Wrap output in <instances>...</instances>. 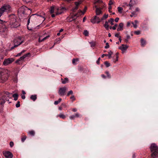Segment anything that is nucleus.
Instances as JSON below:
<instances>
[{"label": "nucleus", "instance_id": "393cba45", "mask_svg": "<svg viewBox=\"0 0 158 158\" xmlns=\"http://www.w3.org/2000/svg\"><path fill=\"white\" fill-rule=\"evenodd\" d=\"M27 138V136L25 135H23L21 136V141L22 142H23Z\"/></svg>", "mask_w": 158, "mask_h": 158}, {"label": "nucleus", "instance_id": "9d476101", "mask_svg": "<svg viewBox=\"0 0 158 158\" xmlns=\"http://www.w3.org/2000/svg\"><path fill=\"white\" fill-rule=\"evenodd\" d=\"M3 154L6 158H12L13 157L12 153L9 151L3 152Z\"/></svg>", "mask_w": 158, "mask_h": 158}, {"label": "nucleus", "instance_id": "58836bf2", "mask_svg": "<svg viewBox=\"0 0 158 158\" xmlns=\"http://www.w3.org/2000/svg\"><path fill=\"white\" fill-rule=\"evenodd\" d=\"M20 106V102L18 101L17 104L16 105V107L17 108H18Z\"/></svg>", "mask_w": 158, "mask_h": 158}, {"label": "nucleus", "instance_id": "0e129e2a", "mask_svg": "<svg viewBox=\"0 0 158 158\" xmlns=\"http://www.w3.org/2000/svg\"><path fill=\"white\" fill-rule=\"evenodd\" d=\"M139 11V9L138 7H136L135 9V12H138Z\"/></svg>", "mask_w": 158, "mask_h": 158}, {"label": "nucleus", "instance_id": "a878e982", "mask_svg": "<svg viewBox=\"0 0 158 158\" xmlns=\"http://www.w3.org/2000/svg\"><path fill=\"white\" fill-rule=\"evenodd\" d=\"M55 9H56L58 11L59 10H63L65 9V7H56Z\"/></svg>", "mask_w": 158, "mask_h": 158}, {"label": "nucleus", "instance_id": "c756f323", "mask_svg": "<svg viewBox=\"0 0 158 158\" xmlns=\"http://www.w3.org/2000/svg\"><path fill=\"white\" fill-rule=\"evenodd\" d=\"M26 51L25 50H23L21 52L18 53L16 56H20L22 54Z\"/></svg>", "mask_w": 158, "mask_h": 158}, {"label": "nucleus", "instance_id": "473e14b6", "mask_svg": "<svg viewBox=\"0 0 158 158\" xmlns=\"http://www.w3.org/2000/svg\"><path fill=\"white\" fill-rule=\"evenodd\" d=\"M54 6H52L51 7V9L50 10V12L52 14L54 13Z\"/></svg>", "mask_w": 158, "mask_h": 158}, {"label": "nucleus", "instance_id": "1a4fd4ad", "mask_svg": "<svg viewBox=\"0 0 158 158\" xmlns=\"http://www.w3.org/2000/svg\"><path fill=\"white\" fill-rule=\"evenodd\" d=\"M14 61V59L13 58H8L5 59L3 62V64L4 65H7L11 63Z\"/></svg>", "mask_w": 158, "mask_h": 158}, {"label": "nucleus", "instance_id": "a18cd8bd", "mask_svg": "<svg viewBox=\"0 0 158 158\" xmlns=\"http://www.w3.org/2000/svg\"><path fill=\"white\" fill-rule=\"evenodd\" d=\"M135 11H133L132 12H131V14L130 15V16L131 17H132L133 16H134L135 14Z\"/></svg>", "mask_w": 158, "mask_h": 158}, {"label": "nucleus", "instance_id": "79ce46f5", "mask_svg": "<svg viewBox=\"0 0 158 158\" xmlns=\"http://www.w3.org/2000/svg\"><path fill=\"white\" fill-rule=\"evenodd\" d=\"M113 0H110L109 1L108 5L109 6H111L112 5L113 3Z\"/></svg>", "mask_w": 158, "mask_h": 158}, {"label": "nucleus", "instance_id": "39448f33", "mask_svg": "<svg viewBox=\"0 0 158 158\" xmlns=\"http://www.w3.org/2000/svg\"><path fill=\"white\" fill-rule=\"evenodd\" d=\"M24 41V38L20 36H19L18 38H15L13 41L14 45V46L12 47L10 49L12 50L14 49V48L17 47L19 45L23 43Z\"/></svg>", "mask_w": 158, "mask_h": 158}, {"label": "nucleus", "instance_id": "9b49d317", "mask_svg": "<svg viewBox=\"0 0 158 158\" xmlns=\"http://www.w3.org/2000/svg\"><path fill=\"white\" fill-rule=\"evenodd\" d=\"M27 10H30V9L27 7L24 6H21L19 9V11L23 14H25L26 11Z\"/></svg>", "mask_w": 158, "mask_h": 158}, {"label": "nucleus", "instance_id": "a19ab883", "mask_svg": "<svg viewBox=\"0 0 158 158\" xmlns=\"http://www.w3.org/2000/svg\"><path fill=\"white\" fill-rule=\"evenodd\" d=\"M78 60L77 59H73L72 60V63L73 64H76L75 62L78 61Z\"/></svg>", "mask_w": 158, "mask_h": 158}, {"label": "nucleus", "instance_id": "bf43d9fd", "mask_svg": "<svg viewBox=\"0 0 158 158\" xmlns=\"http://www.w3.org/2000/svg\"><path fill=\"white\" fill-rule=\"evenodd\" d=\"M101 77H102V78L104 79H105L106 78V76L104 75V74H102L101 75Z\"/></svg>", "mask_w": 158, "mask_h": 158}, {"label": "nucleus", "instance_id": "052dcab7", "mask_svg": "<svg viewBox=\"0 0 158 158\" xmlns=\"http://www.w3.org/2000/svg\"><path fill=\"white\" fill-rule=\"evenodd\" d=\"M119 33H117V34H116L115 35V37H119Z\"/></svg>", "mask_w": 158, "mask_h": 158}, {"label": "nucleus", "instance_id": "f03ea898", "mask_svg": "<svg viewBox=\"0 0 158 158\" xmlns=\"http://www.w3.org/2000/svg\"><path fill=\"white\" fill-rule=\"evenodd\" d=\"M9 23L11 27H17L20 26L19 22L16 20L14 15H10L9 17Z\"/></svg>", "mask_w": 158, "mask_h": 158}, {"label": "nucleus", "instance_id": "aec40b11", "mask_svg": "<svg viewBox=\"0 0 158 158\" xmlns=\"http://www.w3.org/2000/svg\"><path fill=\"white\" fill-rule=\"evenodd\" d=\"M30 98L33 101H35L37 98V95H32L30 97Z\"/></svg>", "mask_w": 158, "mask_h": 158}, {"label": "nucleus", "instance_id": "7ed1b4c3", "mask_svg": "<svg viewBox=\"0 0 158 158\" xmlns=\"http://www.w3.org/2000/svg\"><path fill=\"white\" fill-rule=\"evenodd\" d=\"M8 76L6 70L0 68V83H3L7 79Z\"/></svg>", "mask_w": 158, "mask_h": 158}, {"label": "nucleus", "instance_id": "de8ad7c7", "mask_svg": "<svg viewBox=\"0 0 158 158\" xmlns=\"http://www.w3.org/2000/svg\"><path fill=\"white\" fill-rule=\"evenodd\" d=\"M134 33L137 35H138L140 34V31H135Z\"/></svg>", "mask_w": 158, "mask_h": 158}, {"label": "nucleus", "instance_id": "f3484780", "mask_svg": "<svg viewBox=\"0 0 158 158\" xmlns=\"http://www.w3.org/2000/svg\"><path fill=\"white\" fill-rule=\"evenodd\" d=\"M79 16V15H78V13L74 14L73 15H72L71 16V18L72 19V20H71V19L70 18V22L72 20H75L76 18Z\"/></svg>", "mask_w": 158, "mask_h": 158}, {"label": "nucleus", "instance_id": "ea45409f", "mask_svg": "<svg viewBox=\"0 0 158 158\" xmlns=\"http://www.w3.org/2000/svg\"><path fill=\"white\" fill-rule=\"evenodd\" d=\"M106 46L105 47V48L107 49L110 47V46L108 43H106Z\"/></svg>", "mask_w": 158, "mask_h": 158}, {"label": "nucleus", "instance_id": "09e8293b", "mask_svg": "<svg viewBox=\"0 0 158 158\" xmlns=\"http://www.w3.org/2000/svg\"><path fill=\"white\" fill-rule=\"evenodd\" d=\"M90 44H91V47H94L95 45V43L93 42H91L90 43Z\"/></svg>", "mask_w": 158, "mask_h": 158}, {"label": "nucleus", "instance_id": "f257e3e1", "mask_svg": "<svg viewBox=\"0 0 158 158\" xmlns=\"http://www.w3.org/2000/svg\"><path fill=\"white\" fill-rule=\"evenodd\" d=\"M151 154V156L152 158H156L158 157V147L155 143L151 144L150 147Z\"/></svg>", "mask_w": 158, "mask_h": 158}, {"label": "nucleus", "instance_id": "864d4df0", "mask_svg": "<svg viewBox=\"0 0 158 158\" xmlns=\"http://www.w3.org/2000/svg\"><path fill=\"white\" fill-rule=\"evenodd\" d=\"M76 116H75V115H73L71 116L70 118L71 119H73Z\"/></svg>", "mask_w": 158, "mask_h": 158}, {"label": "nucleus", "instance_id": "3c124183", "mask_svg": "<svg viewBox=\"0 0 158 158\" xmlns=\"http://www.w3.org/2000/svg\"><path fill=\"white\" fill-rule=\"evenodd\" d=\"M14 144V143L13 142L11 141L10 142V145L11 147H12L13 146Z\"/></svg>", "mask_w": 158, "mask_h": 158}, {"label": "nucleus", "instance_id": "49530a36", "mask_svg": "<svg viewBox=\"0 0 158 158\" xmlns=\"http://www.w3.org/2000/svg\"><path fill=\"white\" fill-rule=\"evenodd\" d=\"M132 24L133 25V26L134 28H137V25L136 24L134 23V22H132Z\"/></svg>", "mask_w": 158, "mask_h": 158}, {"label": "nucleus", "instance_id": "20e7f679", "mask_svg": "<svg viewBox=\"0 0 158 158\" xmlns=\"http://www.w3.org/2000/svg\"><path fill=\"white\" fill-rule=\"evenodd\" d=\"M9 97V93L6 92L2 95L1 97H0V112H1L3 110V105L5 102V100H7V98Z\"/></svg>", "mask_w": 158, "mask_h": 158}, {"label": "nucleus", "instance_id": "4c0bfd02", "mask_svg": "<svg viewBox=\"0 0 158 158\" xmlns=\"http://www.w3.org/2000/svg\"><path fill=\"white\" fill-rule=\"evenodd\" d=\"M70 98L71 99L72 102L75 100V98L73 95H72Z\"/></svg>", "mask_w": 158, "mask_h": 158}, {"label": "nucleus", "instance_id": "4468645a", "mask_svg": "<svg viewBox=\"0 0 158 158\" xmlns=\"http://www.w3.org/2000/svg\"><path fill=\"white\" fill-rule=\"evenodd\" d=\"M128 46L126 45L122 44L121 46L119 47V49H121L123 52L127 50L128 48Z\"/></svg>", "mask_w": 158, "mask_h": 158}, {"label": "nucleus", "instance_id": "a211bd4d", "mask_svg": "<svg viewBox=\"0 0 158 158\" xmlns=\"http://www.w3.org/2000/svg\"><path fill=\"white\" fill-rule=\"evenodd\" d=\"M62 81V83L63 84H65L67 82H68L69 81L68 78H65L64 80H63L62 78H61Z\"/></svg>", "mask_w": 158, "mask_h": 158}, {"label": "nucleus", "instance_id": "338daca9", "mask_svg": "<svg viewBox=\"0 0 158 158\" xmlns=\"http://www.w3.org/2000/svg\"><path fill=\"white\" fill-rule=\"evenodd\" d=\"M72 110L74 112H75L77 111V110L76 108H73L72 109Z\"/></svg>", "mask_w": 158, "mask_h": 158}, {"label": "nucleus", "instance_id": "ddd939ff", "mask_svg": "<svg viewBox=\"0 0 158 158\" xmlns=\"http://www.w3.org/2000/svg\"><path fill=\"white\" fill-rule=\"evenodd\" d=\"M102 8H96V9L95 12L96 15L98 16L101 14H102Z\"/></svg>", "mask_w": 158, "mask_h": 158}, {"label": "nucleus", "instance_id": "f8f14e48", "mask_svg": "<svg viewBox=\"0 0 158 158\" xmlns=\"http://www.w3.org/2000/svg\"><path fill=\"white\" fill-rule=\"evenodd\" d=\"M81 1L78 2H75V6L72 8V11L73 12L75 11L78 9L79 5L81 4Z\"/></svg>", "mask_w": 158, "mask_h": 158}, {"label": "nucleus", "instance_id": "774afa93", "mask_svg": "<svg viewBox=\"0 0 158 158\" xmlns=\"http://www.w3.org/2000/svg\"><path fill=\"white\" fill-rule=\"evenodd\" d=\"M61 100H62V99L61 98H59L57 101H58V102L59 103L60 102H61Z\"/></svg>", "mask_w": 158, "mask_h": 158}, {"label": "nucleus", "instance_id": "e433bc0d", "mask_svg": "<svg viewBox=\"0 0 158 158\" xmlns=\"http://www.w3.org/2000/svg\"><path fill=\"white\" fill-rule=\"evenodd\" d=\"M104 64L106 67H108L110 66V64L108 63L107 61L105 62Z\"/></svg>", "mask_w": 158, "mask_h": 158}, {"label": "nucleus", "instance_id": "37998d69", "mask_svg": "<svg viewBox=\"0 0 158 158\" xmlns=\"http://www.w3.org/2000/svg\"><path fill=\"white\" fill-rule=\"evenodd\" d=\"M95 1L94 2V4H96L97 3H100L102 2L101 0H95Z\"/></svg>", "mask_w": 158, "mask_h": 158}, {"label": "nucleus", "instance_id": "4d7b16f0", "mask_svg": "<svg viewBox=\"0 0 158 158\" xmlns=\"http://www.w3.org/2000/svg\"><path fill=\"white\" fill-rule=\"evenodd\" d=\"M75 116H76V117H80V115L79 114L77 113L75 114Z\"/></svg>", "mask_w": 158, "mask_h": 158}, {"label": "nucleus", "instance_id": "e2e57ef3", "mask_svg": "<svg viewBox=\"0 0 158 158\" xmlns=\"http://www.w3.org/2000/svg\"><path fill=\"white\" fill-rule=\"evenodd\" d=\"M118 55H117V56H116V60L115 61V62L116 61H118Z\"/></svg>", "mask_w": 158, "mask_h": 158}, {"label": "nucleus", "instance_id": "6ab92c4d", "mask_svg": "<svg viewBox=\"0 0 158 158\" xmlns=\"http://www.w3.org/2000/svg\"><path fill=\"white\" fill-rule=\"evenodd\" d=\"M108 23H109L108 21H106L105 24H104V26L107 30H108L109 29V25H108Z\"/></svg>", "mask_w": 158, "mask_h": 158}, {"label": "nucleus", "instance_id": "c85d7f7f", "mask_svg": "<svg viewBox=\"0 0 158 158\" xmlns=\"http://www.w3.org/2000/svg\"><path fill=\"white\" fill-rule=\"evenodd\" d=\"M108 22L110 23V24L113 25L114 24L113 22L114 21V19L113 18H111L110 19L108 20Z\"/></svg>", "mask_w": 158, "mask_h": 158}, {"label": "nucleus", "instance_id": "4be33fe9", "mask_svg": "<svg viewBox=\"0 0 158 158\" xmlns=\"http://www.w3.org/2000/svg\"><path fill=\"white\" fill-rule=\"evenodd\" d=\"M113 54L111 50H109L108 52V54H106V56H108L109 57V59L110 58H111V55Z\"/></svg>", "mask_w": 158, "mask_h": 158}, {"label": "nucleus", "instance_id": "2eb2a0df", "mask_svg": "<svg viewBox=\"0 0 158 158\" xmlns=\"http://www.w3.org/2000/svg\"><path fill=\"white\" fill-rule=\"evenodd\" d=\"M31 56L30 53H28L24 54L23 56L21 57L19 59L20 60H23L24 59L27 57H30Z\"/></svg>", "mask_w": 158, "mask_h": 158}, {"label": "nucleus", "instance_id": "2f4dec72", "mask_svg": "<svg viewBox=\"0 0 158 158\" xmlns=\"http://www.w3.org/2000/svg\"><path fill=\"white\" fill-rule=\"evenodd\" d=\"M63 38V36L61 37V38H59L58 39H56L55 40V42L54 43V45H55L56 44H57L58 41H60L61 39H62Z\"/></svg>", "mask_w": 158, "mask_h": 158}, {"label": "nucleus", "instance_id": "dca6fc26", "mask_svg": "<svg viewBox=\"0 0 158 158\" xmlns=\"http://www.w3.org/2000/svg\"><path fill=\"white\" fill-rule=\"evenodd\" d=\"M123 24L122 23H120L119 24L118 28L117 29L118 31H122L123 30Z\"/></svg>", "mask_w": 158, "mask_h": 158}, {"label": "nucleus", "instance_id": "412c9836", "mask_svg": "<svg viewBox=\"0 0 158 158\" xmlns=\"http://www.w3.org/2000/svg\"><path fill=\"white\" fill-rule=\"evenodd\" d=\"M141 45L142 46H144L146 44V41L143 39H141Z\"/></svg>", "mask_w": 158, "mask_h": 158}, {"label": "nucleus", "instance_id": "6e6d98bb", "mask_svg": "<svg viewBox=\"0 0 158 158\" xmlns=\"http://www.w3.org/2000/svg\"><path fill=\"white\" fill-rule=\"evenodd\" d=\"M59 103L57 101H55L54 102V104L55 105H57Z\"/></svg>", "mask_w": 158, "mask_h": 158}, {"label": "nucleus", "instance_id": "f704fd0d", "mask_svg": "<svg viewBox=\"0 0 158 158\" xmlns=\"http://www.w3.org/2000/svg\"><path fill=\"white\" fill-rule=\"evenodd\" d=\"M84 34L85 36H87L88 35L89 32L87 30H85L84 31Z\"/></svg>", "mask_w": 158, "mask_h": 158}, {"label": "nucleus", "instance_id": "603ef678", "mask_svg": "<svg viewBox=\"0 0 158 158\" xmlns=\"http://www.w3.org/2000/svg\"><path fill=\"white\" fill-rule=\"evenodd\" d=\"M100 59H101V58H100V57L98 59V60L96 61V63H97V64H99V61H100Z\"/></svg>", "mask_w": 158, "mask_h": 158}, {"label": "nucleus", "instance_id": "c9c22d12", "mask_svg": "<svg viewBox=\"0 0 158 158\" xmlns=\"http://www.w3.org/2000/svg\"><path fill=\"white\" fill-rule=\"evenodd\" d=\"M108 17V15H105L102 17L101 18V20H102L104 19H106Z\"/></svg>", "mask_w": 158, "mask_h": 158}, {"label": "nucleus", "instance_id": "b1692460", "mask_svg": "<svg viewBox=\"0 0 158 158\" xmlns=\"http://www.w3.org/2000/svg\"><path fill=\"white\" fill-rule=\"evenodd\" d=\"M18 95L17 94H13V97L14 98V100L15 101H16L18 99Z\"/></svg>", "mask_w": 158, "mask_h": 158}, {"label": "nucleus", "instance_id": "5fc2aeb1", "mask_svg": "<svg viewBox=\"0 0 158 158\" xmlns=\"http://www.w3.org/2000/svg\"><path fill=\"white\" fill-rule=\"evenodd\" d=\"M119 19V18H116L114 20L116 22H118V21Z\"/></svg>", "mask_w": 158, "mask_h": 158}, {"label": "nucleus", "instance_id": "cd10ccee", "mask_svg": "<svg viewBox=\"0 0 158 158\" xmlns=\"http://www.w3.org/2000/svg\"><path fill=\"white\" fill-rule=\"evenodd\" d=\"M105 73L107 75V76L109 78H111V76L110 74L109 73L108 71H106L105 72Z\"/></svg>", "mask_w": 158, "mask_h": 158}, {"label": "nucleus", "instance_id": "bb28decb", "mask_svg": "<svg viewBox=\"0 0 158 158\" xmlns=\"http://www.w3.org/2000/svg\"><path fill=\"white\" fill-rule=\"evenodd\" d=\"M130 39V36L129 35H127V39H125V41L126 43H127L128 42V40Z\"/></svg>", "mask_w": 158, "mask_h": 158}, {"label": "nucleus", "instance_id": "0eeeda50", "mask_svg": "<svg viewBox=\"0 0 158 158\" xmlns=\"http://www.w3.org/2000/svg\"><path fill=\"white\" fill-rule=\"evenodd\" d=\"M101 19L97 15L94 16L90 20L91 22L93 24L98 23L101 22Z\"/></svg>", "mask_w": 158, "mask_h": 158}, {"label": "nucleus", "instance_id": "8fccbe9b", "mask_svg": "<svg viewBox=\"0 0 158 158\" xmlns=\"http://www.w3.org/2000/svg\"><path fill=\"white\" fill-rule=\"evenodd\" d=\"M49 35H48L45 37H44V38H43V39H42V40H45L46 39H47L48 38H49Z\"/></svg>", "mask_w": 158, "mask_h": 158}, {"label": "nucleus", "instance_id": "680f3d73", "mask_svg": "<svg viewBox=\"0 0 158 158\" xmlns=\"http://www.w3.org/2000/svg\"><path fill=\"white\" fill-rule=\"evenodd\" d=\"M21 98L22 99H24L25 98V96L23 95H22L21 96Z\"/></svg>", "mask_w": 158, "mask_h": 158}, {"label": "nucleus", "instance_id": "7c9ffc66", "mask_svg": "<svg viewBox=\"0 0 158 158\" xmlns=\"http://www.w3.org/2000/svg\"><path fill=\"white\" fill-rule=\"evenodd\" d=\"M58 116L60 118H62L63 119H64L66 117V116L62 114H60Z\"/></svg>", "mask_w": 158, "mask_h": 158}, {"label": "nucleus", "instance_id": "72a5a7b5", "mask_svg": "<svg viewBox=\"0 0 158 158\" xmlns=\"http://www.w3.org/2000/svg\"><path fill=\"white\" fill-rule=\"evenodd\" d=\"M118 11L119 13H122L123 9L120 7H118Z\"/></svg>", "mask_w": 158, "mask_h": 158}, {"label": "nucleus", "instance_id": "c03bdc74", "mask_svg": "<svg viewBox=\"0 0 158 158\" xmlns=\"http://www.w3.org/2000/svg\"><path fill=\"white\" fill-rule=\"evenodd\" d=\"M117 26H118L117 24H115L114 25L113 27H112V29L114 30H115L116 29V27H117Z\"/></svg>", "mask_w": 158, "mask_h": 158}, {"label": "nucleus", "instance_id": "6e6552de", "mask_svg": "<svg viewBox=\"0 0 158 158\" xmlns=\"http://www.w3.org/2000/svg\"><path fill=\"white\" fill-rule=\"evenodd\" d=\"M68 90V88L66 87L60 88L58 91V94L60 96H64L66 90Z\"/></svg>", "mask_w": 158, "mask_h": 158}, {"label": "nucleus", "instance_id": "13d9d810", "mask_svg": "<svg viewBox=\"0 0 158 158\" xmlns=\"http://www.w3.org/2000/svg\"><path fill=\"white\" fill-rule=\"evenodd\" d=\"M24 1L26 2L27 3L29 2H31L32 0H23Z\"/></svg>", "mask_w": 158, "mask_h": 158}, {"label": "nucleus", "instance_id": "69168bd1", "mask_svg": "<svg viewBox=\"0 0 158 158\" xmlns=\"http://www.w3.org/2000/svg\"><path fill=\"white\" fill-rule=\"evenodd\" d=\"M127 6H130V7H131L132 6H133L132 5V4H130V3H129V4H128V5H127Z\"/></svg>", "mask_w": 158, "mask_h": 158}, {"label": "nucleus", "instance_id": "5701e85b", "mask_svg": "<svg viewBox=\"0 0 158 158\" xmlns=\"http://www.w3.org/2000/svg\"><path fill=\"white\" fill-rule=\"evenodd\" d=\"M28 133L32 136H34L35 135V132L33 130H31L29 131L28 132Z\"/></svg>", "mask_w": 158, "mask_h": 158}, {"label": "nucleus", "instance_id": "423d86ee", "mask_svg": "<svg viewBox=\"0 0 158 158\" xmlns=\"http://www.w3.org/2000/svg\"><path fill=\"white\" fill-rule=\"evenodd\" d=\"M8 25L7 22H2L0 25V32L2 33L5 32L6 33L7 31L6 26Z\"/></svg>", "mask_w": 158, "mask_h": 158}]
</instances>
